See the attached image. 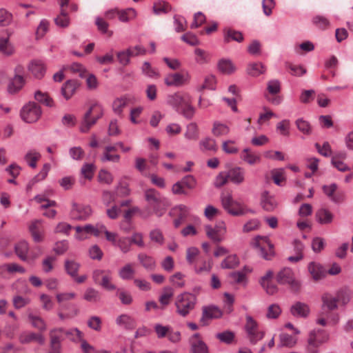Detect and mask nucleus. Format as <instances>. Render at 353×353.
Wrapping results in <instances>:
<instances>
[{
    "mask_svg": "<svg viewBox=\"0 0 353 353\" xmlns=\"http://www.w3.org/2000/svg\"><path fill=\"white\" fill-rule=\"evenodd\" d=\"M266 70L265 67L261 62L250 63L248 65L247 72L252 77H258Z\"/></svg>",
    "mask_w": 353,
    "mask_h": 353,
    "instance_id": "nucleus-41",
    "label": "nucleus"
},
{
    "mask_svg": "<svg viewBox=\"0 0 353 353\" xmlns=\"http://www.w3.org/2000/svg\"><path fill=\"white\" fill-rule=\"evenodd\" d=\"M321 301L323 306L330 311L335 310L339 307L336 296H334L330 293L323 294L321 296Z\"/></svg>",
    "mask_w": 353,
    "mask_h": 353,
    "instance_id": "nucleus-37",
    "label": "nucleus"
},
{
    "mask_svg": "<svg viewBox=\"0 0 353 353\" xmlns=\"http://www.w3.org/2000/svg\"><path fill=\"white\" fill-rule=\"evenodd\" d=\"M127 99L125 97L116 99L112 103L113 112L116 114L121 116L122 114L123 109L127 105Z\"/></svg>",
    "mask_w": 353,
    "mask_h": 353,
    "instance_id": "nucleus-55",
    "label": "nucleus"
},
{
    "mask_svg": "<svg viewBox=\"0 0 353 353\" xmlns=\"http://www.w3.org/2000/svg\"><path fill=\"white\" fill-rule=\"evenodd\" d=\"M336 299L341 305H346L351 300V292L347 289H341L336 293Z\"/></svg>",
    "mask_w": 353,
    "mask_h": 353,
    "instance_id": "nucleus-51",
    "label": "nucleus"
},
{
    "mask_svg": "<svg viewBox=\"0 0 353 353\" xmlns=\"http://www.w3.org/2000/svg\"><path fill=\"white\" fill-rule=\"evenodd\" d=\"M222 315V311L217 306L213 305L204 306L202 309L200 323L202 326L208 325L210 320L221 318Z\"/></svg>",
    "mask_w": 353,
    "mask_h": 353,
    "instance_id": "nucleus-15",
    "label": "nucleus"
},
{
    "mask_svg": "<svg viewBox=\"0 0 353 353\" xmlns=\"http://www.w3.org/2000/svg\"><path fill=\"white\" fill-rule=\"evenodd\" d=\"M14 77L11 79L8 85V92L14 94L20 90L25 84L23 77L24 68L22 65H18L14 68Z\"/></svg>",
    "mask_w": 353,
    "mask_h": 353,
    "instance_id": "nucleus-13",
    "label": "nucleus"
},
{
    "mask_svg": "<svg viewBox=\"0 0 353 353\" xmlns=\"http://www.w3.org/2000/svg\"><path fill=\"white\" fill-rule=\"evenodd\" d=\"M243 40V37L241 32L232 29H225L224 30V41L225 43H229L231 41L241 42Z\"/></svg>",
    "mask_w": 353,
    "mask_h": 353,
    "instance_id": "nucleus-46",
    "label": "nucleus"
},
{
    "mask_svg": "<svg viewBox=\"0 0 353 353\" xmlns=\"http://www.w3.org/2000/svg\"><path fill=\"white\" fill-rule=\"evenodd\" d=\"M330 334L322 329H314L309 332L305 347V353H319V347L330 340Z\"/></svg>",
    "mask_w": 353,
    "mask_h": 353,
    "instance_id": "nucleus-3",
    "label": "nucleus"
},
{
    "mask_svg": "<svg viewBox=\"0 0 353 353\" xmlns=\"http://www.w3.org/2000/svg\"><path fill=\"white\" fill-rule=\"evenodd\" d=\"M241 159L249 164L250 165H254L259 164L261 162V157L259 154L252 151L249 148H245L241 153Z\"/></svg>",
    "mask_w": 353,
    "mask_h": 353,
    "instance_id": "nucleus-29",
    "label": "nucleus"
},
{
    "mask_svg": "<svg viewBox=\"0 0 353 353\" xmlns=\"http://www.w3.org/2000/svg\"><path fill=\"white\" fill-rule=\"evenodd\" d=\"M251 245L257 249L259 254L265 260H270L274 254V246L267 236H255L251 242Z\"/></svg>",
    "mask_w": 353,
    "mask_h": 353,
    "instance_id": "nucleus-8",
    "label": "nucleus"
},
{
    "mask_svg": "<svg viewBox=\"0 0 353 353\" xmlns=\"http://www.w3.org/2000/svg\"><path fill=\"white\" fill-rule=\"evenodd\" d=\"M141 265L148 270H153L156 268V261L154 259L145 253H140L137 256Z\"/></svg>",
    "mask_w": 353,
    "mask_h": 353,
    "instance_id": "nucleus-36",
    "label": "nucleus"
},
{
    "mask_svg": "<svg viewBox=\"0 0 353 353\" xmlns=\"http://www.w3.org/2000/svg\"><path fill=\"white\" fill-rule=\"evenodd\" d=\"M117 17L120 21L125 23L134 19L137 17V12L131 8L125 10L118 9Z\"/></svg>",
    "mask_w": 353,
    "mask_h": 353,
    "instance_id": "nucleus-45",
    "label": "nucleus"
},
{
    "mask_svg": "<svg viewBox=\"0 0 353 353\" xmlns=\"http://www.w3.org/2000/svg\"><path fill=\"white\" fill-rule=\"evenodd\" d=\"M103 107L101 103H94L85 113L80 130L82 132H87L97 123V120L103 117Z\"/></svg>",
    "mask_w": 353,
    "mask_h": 353,
    "instance_id": "nucleus-5",
    "label": "nucleus"
},
{
    "mask_svg": "<svg viewBox=\"0 0 353 353\" xmlns=\"http://www.w3.org/2000/svg\"><path fill=\"white\" fill-rule=\"evenodd\" d=\"M272 276L273 272L272 270H268L259 281L261 287L266 292V293L270 295H273L278 291L277 286L272 281Z\"/></svg>",
    "mask_w": 353,
    "mask_h": 353,
    "instance_id": "nucleus-19",
    "label": "nucleus"
},
{
    "mask_svg": "<svg viewBox=\"0 0 353 353\" xmlns=\"http://www.w3.org/2000/svg\"><path fill=\"white\" fill-rule=\"evenodd\" d=\"M28 318L31 325L36 329L41 332H43L46 330L47 325L45 321L40 316L34 315L33 314H29Z\"/></svg>",
    "mask_w": 353,
    "mask_h": 353,
    "instance_id": "nucleus-47",
    "label": "nucleus"
},
{
    "mask_svg": "<svg viewBox=\"0 0 353 353\" xmlns=\"http://www.w3.org/2000/svg\"><path fill=\"white\" fill-rule=\"evenodd\" d=\"M337 188L338 186L334 183L322 187L323 193L331 201L340 203L344 200V196L343 192L337 191Z\"/></svg>",
    "mask_w": 353,
    "mask_h": 353,
    "instance_id": "nucleus-17",
    "label": "nucleus"
},
{
    "mask_svg": "<svg viewBox=\"0 0 353 353\" xmlns=\"http://www.w3.org/2000/svg\"><path fill=\"white\" fill-rule=\"evenodd\" d=\"M200 251L196 247H190L186 250V261L187 262L194 266V264L196 263L195 261L199 255Z\"/></svg>",
    "mask_w": 353,
    "mask_h": 353,
    "instance_id": "nucleus-61",
    "label": "nucleus"
},
{
    "mask_svg": "<svg viewBox=\"0 0 353 353\" xmlns=\"http://www.w3.org/2000/svg\"><path fill=\"white\" fill-rule=\"evenodd\" d=\"M192 353H208L206 344L200 339L199 334H193L190 339Z\"/></svg>",
    "mask_w": 353,
    "mask_h": 353,
    "instance_id": "nucleus-23",
    "label": "nucleus"
},
{
    "mask_svg": "<svg viewBox=\"0 0 353 353\" xmlns=\"http://www.w3.org/2000/svg\"><path fill=\"white\" fill-rule=\"evenodd\" d=\"M0 52L6 55H11L14 53V48L10 42L8 37H0Z\"/></svg>",
    "mask_w": 353,
    "mask_h": 353,
    "instance_id": "nucleus-50",
    "label": "nucleus"
},
{
    "mask_svg": "<svg viewBox=\"0 0 353 353\" xmlns=\"http://www.w3.org/2000/svg\"><path fill=\"white\" fill-rule=\"evenodd\" d=\"M212 268V261L211 259L206 260L202 257H199L196 263L194 264L193 269L196 274H201L208 273Z\"/></svg>",
    "mask_w": 353,
    "mask_h": 353,
    "instance_id": "nucleus-28",
    "label": "nucleus"
},
{
    "mask_svg": "<svg viewBox=\"0 0 353 353\" xmlns=\"http://www.w3.org/2000/svg\"><path fill=\"white\" fill-rule=\"evenodd\" d=\"M77 87L78 83L77 81L68 80L61 88V94L66 100H68L74 94Z\"/></svg>",
    "mask_w": 353,
    "mask_h": 353,
    "instance_id": "nucleus-33",
    "label": "nucleus"
},
{
    "mask_svg": "<svg viewBox=\"0 0 353 353\" xmlns=\"http://www.w3.org/2000/svg\"><path fill=\"white\" fill-rule=\"evenodd\" d=\"M92 279L96 284L101 285L108 290L117 289L115 285L112 283V272L109 270L97 269L92 272Z\"/></svg>",
    "mask_w": 353,
    "mask_h": 353,
    "instance_id": "nucleus-10",
    "label": "nucleus"
},
{
    "mask_svg": "<svg viewBox=\"0 0 353 353\" xmlns=\"http://www.w3.org/2000/svg\"><path fill=\"white\" fill-rule=\"evenodd\" d=\"M221 201L223 208L231 215L240 216L245 213L244 205L239 201L234 200L229 192L222 193Z\"/></svg>",
    "mask_w": 353,
    "mask_h": 353,
    "instance_id": "nucleus-7",
    "label": "nucleus"
},
{
    "mask_svg": "<svg viewBox=\"0 0 353 353\" xmlns=\"http://www.w3.org/2000/svg\"><path fill=\"white\" fill-rule=\"evenodd\" d=\"M190 75L188 72L171 73L166 75L164 83L167 86L181 87L189 82Z\"/></svg>",
    "mask_w": 353,
    "mask_h": 353,
    "instance_id": "nucleus-14",
    "label": "nucleus"
},
{
    "mask_svg": "<svg viewBox=\"0 0 353 353\" xmlns=\"http://www.w3.org/2000/svg\"><path fill=\"white\" fill-rule=\"evenodd\" d=\"M165 103L178 113L190 119L194 114L190 96L185 92H176L167 96Z\"/></svg>",
    "mask_w": 353,
    "mask_h": 353,
    "instance_id": "nucleus-2",
    "label": "nucleus"
},
{
    "mask_svg": "<svg viewBox=\"0 0 353 353\" xmlns=\"http://www.w3.org/2000/svg\"><path fill=\"white\" fill-rule=\"evenodd\" d=\"M147 207L141 212V216L146 219L152 213L157 216H163L170 205L168 200L154 189H148L144 192Z\"/></svg>",
    "mask_w": 353,
    "mask_h": 353,
    "instance_id": "nucleus-1",
    "label": "nucleus"
},
{
    "mask_svg": "<svg viewBox=\"0 0 353 353\" xmlns=\"http://www.w3.org/2000/svg\"><path fill=\"white\" fill-rule=\"evenodd\" d=\"M70 213L72 219L75 220H85L91 215L92 210L89 205L73 203Z\"/></svg>",
    "mask_w": 353,
    "mask_h": 353,
    "instance_id": "nucleus-18",
    "label": "nucleus"
},
{
    "mask_svg": "<svg viewBox=\"0 0 353 353\" xmlns=\"http://www.w3.org/2000/svg\"><path fill=\"white\" fill-rule=\"evenodd\" d=\"M229 179L234 184H241L245 180V171L240 167H235L228 172Z\"/></svg>",
    "mask_w": 353,
    "mask_h": 353,
    "instance_id": "nucleus-31",
    "label": "nucleus"
},
{
    "mask_svg": "<svg viewBox=\"0 0 353 353\" xmlns=\"http://www.w3.org/2000/svg\"><path fill=\"white\" fill-rule=\"evenodd\" d=\"M149 237L151 241L159 245H162L164 243V236L159 229L152 230L150 232Z\"/></svg>",
    "mask_w": 353,
    "mask_h": 353,
    "instance_id": "nucleus-62",
    "label": "nucleus"
},
{
    "mask_svg": "<svg viewBox=\"0 0 353 353\" xmlns=\"http://www.w3.org/2000/svg\"><path fill=\"white\" fill-rule=\"evenodd\" d=\"M83 299L88 302L97 303L100 301L101 296L99 291L89 288L85 291Z\"/></svg>",
    "mask_w": 353,
    "mask_h": 353,
    "instance_id": "nucleus-54",
    "label": "nucleus"
},
{
    "mask_svg": "<svg viewBox=\"0 0 353 353\" xmlns=\"http://www.w3.org/2000/svg\"><path fill=\"white\" fill-rule=\"evenodd\" d=\"M297 341L298 339L296 336L290 335L288 333L282 332L279 334V343L278 346L279 347H292L297 343Z\"/></svg>",
    "mask_w": 353,
    "mask_h": 353,
    "instance_id": "nucleus-35",
    "label": "nucleus"
},
{
    "mask_svg": "<svg viewBox=\"0 0 353 353\" xmlns=\"http://www.w3.org/2000/svg\"><path fill=\"white\" fill-rule=\"evenodd\" d=\"M116 323L118 326L125 329H132L134 327V319L126 314L119 316L116 319Z\"/></svg>",
    "mask_w": 353,
    "mask_h": 353,
    "instance_id": "nucleus-40",
    "label": "nucleus"
},
{
    "mask_svg": "<svg viewBox=\"0 0 353 353\" xmlns=\"http://www.w3.org/2000/svg\"><path fill=\"white\" fill-rule=\"evenodd\" d=\"M296 125L299 130L304 134H310L312 133V127L310 124L303 119H298L296 121Z\"/></svg>",
    "mask_w": 353,
    "mask_h": 353,
    "instance_id": "nucleus-64",
    "label": "nucleus"
},
{
    "mask_svg": "<svg viewBox=\"0 0 353 353\" xmlns=\"http://www.w3.org/2000/svg\"><path fill=\"white\" fill-rule=\"evenodd\" d=\"M200 149L202 151H213L216 152L217 145L216 141L210 137L202 139L199 143Z\"/></svg>",
    "mask_w": 353,
    "mask_h": 353,
    "instance_id": "nucleus-49",
    "label": "nucleus"
},
{
    "mask_svg": "<svg viewBox=\"0 0 353 353\" xmlns=\"http://www.w3.org/2000/svg\"><path fill=\"white\" fill-rule=\"evenodd\" d=\"M141 72L144 76L150 79H157L160 76L158 70L153 68L148 61L143 62L141 66Z\"/></svg>",
    "mask_w": 353,
    "mask_h": 353,
    "instance_id": "nucleus-44",
    "label": "nucleus"
},
{
    "mask_svg": "<svg viewBox=\"0 0 353 353\" xmlns=\"http://www.w3.org/2000/svg\"><path fill=\"white\" fill-rule=\"evenodd\" d=\"M204 228L207 236L212 241L220 243L225 239L226 225L224 222H219L214 226L206 225Z\"/></svg>",
    "mask_w": 353,
    "mask_h": 353,
    "instance_id": "nucleus-12",
    "label": "nucleus"
},
{
    "mask_svg": "<svg viewBox=\"0 0 353 353\" xmlns=\"http://www.w3.org/2000/svg\"><path fill=\"white\" fill-rule=\"evenodd\" d=\"M41 115V110L39 105L34 102L26 104L20 112L21 119L28 123H34L39 120Z\"/></svg>",
    "mask_w": 353,
    "mask_h": 353,
    "instance_id": "nucleus-11",
    "label": "nucleus"
},
{
    "mask_svg": "<svg viewBox=\"0 0 353 353\" xmlns=\"http://www.w3.org/2000/svg\"><path fill=\"white\" fill-rule=\"evenodd\" d=\"M315 216L316 221L322 225L331 223L334 218L333 214L325 208H321L318 210Z\"/></svg>",
    "mask_w": 353,
    "mask_h": 353,
    "instance_id": "nucleus-32",
    "label": "nucleus"
},
{
    "mask_svg": "<svg viewBox=\"0 0 353 353\" xmlns=\"http://www.w3.org/2000/svg\"><path fill=\"white\" fill-rule=\"evenodd\" d=\"M222 150L225 153L229 154H234L239 152V148L236 145V141L231 139H228L223 141Z\"/></svg>",
    "mask_w": 353,
    "mask_h": 353,
    "instance_id": "nucleus-53",
    "label": "nucleus"
},
{
    "mask_svg": "<svg viewBox=\"0 0 353 353\" xmlns=\"http://www.w3.org/2000/svg\"><path fill=\"white\" fill-rule=\"evenodd\" d=\"M65 330L63 328H53L50 331V345L52 349L57 350L60 347L61 341L64 339Z\"/></svg>",
    "mask_w": 353,
    "mask_h": 353,
    "instance_id": "nucleus-25",
    "label": "nucleus"
},
{
    "mask_svg": "<svg viewBox=\"0 0 353 353\" xmlns=\"http://www.w3.org/2000/svg\"><path fill=\"white\" fill-rule=\"evenodd\" d=\"M14 251L17 256L23 261L28 259L29 246L26 241H21L14 246Z\"/></svg>",
    "mask_w": 353,
    "mask_h": 353,
    "instance_id": "nucleus-34",
    "label": "nucleus"
},
{
    "mask_svg": "<svg viewBox=\"0 0 353 353\" xmlns=\"http://www.w3.org/2000/svg\"><path fill=\"white\" fill-rule=\"evenodd\" d=\"M196 303V297L189 292H183L176 296L175 305L176 312L181 316H186L192 311Z\"/></svg>",
    "mask_w": 353,
    "mask_h": 353,
    "instance_id": "nucleus-6",
    "label": "nucleus"
},
{
    "mask_svg": "<svg viewBox=\"0 0 353 353\" xmlns=\"http://www.w3.org/2000/svg\"><path fill=\"white\" fill-rule=\"evenodd\" d=\"M74 229L77 232L75 239L79 241H83L88 239V236L85 235V233L92 234L94 236H99V231L97 230L96 225L86 224L83 227L77 226Z\"/></svg>",
    "mask_w": 353,
    "mask_h": 353,
    "instance_id": "nucleus-21",
    "label": "nucleus"
},
{
    "mask_svg": "<svg viewBox=\"0 0 353 353\" xmlns=\"http://www.w3.org/2000/svg\"><path fill=\"white\" fill-rule=\"evenodd\" d=\"M312 23L321 30H325L330 27V21L324 16L316 15L312 18Z\"/></svg>",
    "mask_w": 353,
    "mask_h": 353,
    "instance_id": "nucleus-56",
    "label": "nucleus"
},
{
    "mask_svg": "<svg viewBox=\"0 0 353 353\" xmlns=\"http://www.w3.org/2000/svg\"><path fill=\"white\" fill-rule=\"evenodd\" d=\"M118 274L122 280H131L134 278L135 270L132 264L127 263L119 270Z\"/></svg>",
    "mask_w": 353,
    "mask_h": 353,
    "instance_id": "nucleus-39",
    "label": "nucleus"
},
{
    "mask_svg": "<svg viewBox=\"0 0 353 353\" xmlns=\"http://www.w3.org/2000/svg\"><path fill=\"white\" fill-rule=\"evenodd\" d=\"M276 281L281 285H287L294 291H299L301 283L296 279L294 272L290 268L281 269L276 274Z\"/></svg>",
    "mask_w": 353,
    "mask_h": 353,
    "instance_id": "nucleus-9",
    "label": "nucleus"
},
{
    "mask_svg": "<svg viewBox=\"0 0 353 353\" xmlns=\"http://www.w3.org/2000/svg\"><path fill=\"white\" fill-rule=\"evenodd\" d=\"M54 21L57 26L65 28L70 24V18L65 9H60L59 14L54 19Z\"/></svg>",
    "mask_w": 353,
    "mask_h": 353,
    "instance_id": "nucleus-38",
    "label": "nucleus"
},
{
    "mask_svg": "<svg viewBox=\"0 0 353 353\" xmlns=\"http://www.w3.org/2000/svg\"><path fill=\"white\" fill-rule=\"evenodd\" d=\"M184 136L188 140H196L199 137L197 125L195 123L188 124Z\"/></svg>",
    "mask_w": 353,
    "mask_h": 353,
    "instance_id": "nucleus-59",
    "label": "nucleus"
},
{
    "mask_svg": "<svg viewBox=\"0 0 353 353\" xmlns=\"http://www.w3.org/2000/svg\"><path fill=\"white\" fill-rule=\"evenodd\" d=\"M41 157L39 152L34 150H29L25 155L24 159L27 163L32 168L37 167V161Z\"/></svg>",
    "mask_w": 353,
    "mask_h": 353,
    "instance_id": "nucleus-52",
    "label": "nucleus"
},
{
    "mask_svg": "<svg viewBox=\"0 0 353 353\" xmlns=\"http://www.w3.org/2000/svg\"><path fill=\"white\" fill-rule=\"evenodd\" d=\"M243 330L245 337L251 345H256L265 334V331L260 328L256 320L249 314L245 315Z\"/></svg>",
    "mask_w": 353,
    "mask_h": 353,
    "instance_id": "nucleus-4",
    "label": "nucleus"
},
{
    "mask_svg": "<svg viewBox=\"0 0 353 353\" xmlns=\"http://www.w3.org/2000/svg\"><path fill=\"white\" fill-rule=\"evenodd\" d=\"M79 267V264L73 260H66L65 261V271L72 277L77 276Z\"/></svg>",
    "mask_w": 353,
    "mask_h": 353,
    "instance_id": "nucleus-58",
    "label": "nucleus"
},
{
    "mask_svg": "<svg viewBox=\"0 0 353 353\" xmlns=\"http://www.w3.org/2000/svg\"><path fill=\"white\" fill-rule=\"evenodd\" d=\"M114 246L117 247L124 254L131 250L130 241L128 237H119Z\"/></svg>",
    "mask_w": 353,
    "mask_h": 353,
    "instance_id": "nucleus-57",
    "label": "nucleus"
},
{
    "mask_svg": "<svg viewBox=\"0 0 353 353\" xmlns=\"http://www.w3.org/2000/svg\"><path fill=\"white\" fill-rule=\"evenodd\" d=\"M33 341H37L40 345H43L45 343V339L41 334L23 332L19 336V341L21 343H29Z\"/></svg>",
    "mask_w": 353,
    "mask_h": 353,
    "instance_id": "nucleus-30",
    "label": "nucleus"
},
{
    "mask_svg": "<svg viewBox=\"0 0 353 353\" xmlns=\"http://www.w3.org/2000/svg\"><path fill=\"white\" fill-rule=\"evenodd\" d=\"M290 312L296 318H306L309 316L310 310L307 304L297 301L292 305Z\"/></svg>",
    "mask_w": 353,
    "mask_h": 353,
    "instance_id": "nucleus-22",
    "label": "nucleus"
},
{
    "mask_svg": "<svg viewBox=\"0 0 353 353\" xmlns=\"http://www.w3.org/2000/svg\"><path fill=\"white\" fill-rule=\"evenodd\" d=\"M239 265V259L236 254L228 255L221 263L223 269H234Z\"/></svg>",
    "mask_w": 353,
    "mask_h": 353,
    "instance_id": "nucleus-48",
    "label": "nucleus"
},
{
    "mask_svg": "<svg viewBox=\"0 0 353 353\" xmlns=\"http://www.w3.org/2000/svg\"><path fill=\"white\" fill-rule=\"evenodd\" d=\"M171 10V6L168 3L165 1H159L154 3L153 11L154 14L159 15L168 13Z\"/></svg>",
    "mask_w": 353,
    "mask_h": 353,
    "instance_id": "nucleus-60",
    "label": "nucleus"
},
{
    "mask_svg": "<svg viewBox=\"0 0 353 353\" xmlns=\"http://www.w3.org/2000/svg\"><path fill=\"white\" fill-rule=\"evenodd\" d=\"M116 147L114 145H106L103 151L100 160L103 163L105 162H113L119 163L121 159V156L118 154H112L111 152L116 151Z\"/></svg>",
    "mask_w": 353,
    "mask_h": 353,
    "instance_id": "nucleus-26",
    "label": "nucleus"
},
{
    "mask_svg": "<svg viewBox=\"0 0 353 353\" xmlns=\"http://www.w3.org/2000/svg\"><path fill=\"white\" fill-rule=\"evenodd\" d=\"M261 206L267 212L274 211L278 205V202L274 195L264 192L261 196Z\"/></svg>",
    "mask_w": 353,
    "mask_h": 353,
    "instance_id": "nucleus-27",
    "label": "nucleus"
},
{
    "mask_svg": "<svg viewBox=\"0 0 353 353\" xmlns=\"http://www.w3.org/2000/svg\"><path fill=\"white\" fill-rule=\"evenodd\" d=\"M219 70L223 74H230L236 70V67L230 59H222L218 63Z\"/></svg>",
    "mask_w": 353,
    "mask_h": 353,
    "instance_id": "nucleus-42",
    "label": "nucleus"
},
{
    "mask_svg": "<svg viewBox=\"0 0 353 353\" xmlns=\"http://www.w3.org/2000/svg\"><path fill=\"white\" fill-rule=\"evenodd\" d=\"M174 292L171 288H165L163 293L159 296V302L163 306L168 305L173 296Z\"/></svg>",
    "mask_w": 353,
    "mask_h": 353,
    "instance_id": "nucleus-63",
    "label": "nucleus"
},
{
    "mask_svg": "<svg viewBox=\"0 0 353 353\" xmlns=\"http://www.w3.org/2000/svg\"><path fill=\"white\" fill-rule=\"evenodd\" d=\"M230 132V127L219 121H214L212 129V133L215 137L225 136Z\"/></svg>",
    "mask_w": 353,
    "mask_h": 353,
    "instance_id": "nucleus-43",
    "label": "nucleus"
},
{
    "mask_svg": "<svg viewBox=\"0 0 353 353\" xmlns=\"http://www.w3.org/2000/svg\"><path fill=\"white\" fill-rule=\"evenodd\" d=\"M189 214L190 208L182 204L174 207L170 212V215L175 218L174 220L175 228H179L185 221Z\"/></svg>",
    "mask_w": 353,
    "mask_h": 353,
    "instance_id": "nucleus-16",
    "label": "nucleus"
},
{
    "mask_svg": "<svg viewBox=\"0 0 353 353\" xmlns=\"http://www.w3.org/2000/svg\"><path fill=\"white\" fill-rule=\"evenodd\" d=\"M28 70L37 79H41L46 70L44 63L38 59H34L30 62L28 66Z\"/></svg>",
    "mask_w": 353,
    "mask_h": 353,
    "instance_id": "nucleus-24",
    "label": "nucleus"
},
{
    "mask_svg": "<svg viewBox=\"0 0 353 353\" xmlns=\"http://www.w3.org/2000/svg\"><path fill=\"white\" fill-rule=\"evenodd\" d=\"M307 270L312 279L316 281L323 279L327 275V270L320 263L314 261L308 264Z\"/></svg>",
    "mask_w": 353,
    "mask_h": 353,
    "instance_id": "nucleus-20",
    "label": "nucleus"
}]
</instances>
